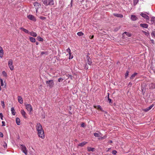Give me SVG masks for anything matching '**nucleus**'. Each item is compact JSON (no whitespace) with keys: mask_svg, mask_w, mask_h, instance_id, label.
I'll return each instance as SVG.
<instances>
[{"mask_svg":"<svg viewBox=\"0 0 155 155\" xmlns=\"http://www.w3.org/2000/svg\"><path fill=\"white\" fill-rule=\"evenodd\" d=\"M43 3L46 5H54V2L53 0H45L43 1Z\"/></svg>","mask_w":155,"mask_h":155,"instance_id":"nucleus-1","label":"nucleus"},{"mask_svg":"<svg viewBox=\"0 0 155 155\" xmlns=\"http://www.w3.org/2000/svg\"><path fill=\"white\" fill-rule=\"evenodd\" d=\"M37 134L38 137L42 139H44L45 138V134L44 130L37 131Z\"/></svg>","mask_w":155,"mask_h":155,"instance_id":"nucleus-2","label":"nucleus"},{"mask_svg":"<svg viewBox=\"0 0 155 155\" xmlns=\"http://www.w3.org/2000/svg\"><path fill=\"white\" fill-rule=\"evenodd\" d=\"M36 130L37 131L44 130V129L43 128L41 125L40 123H37L36 124Z\"/></svg>","mask_w":155,"mask_h":155,"instance_id":"nucleus-3","label":"nucleus"},{"mask_svg":"<svg viewBox=\"0 0 155 155\" xmlns=\"http://www.w3.org/2000/svg\"><path fill=\"white\" fill-rule=\"evenodd\" d=\"M8 66L12 71L14 70V66L13 65V61L11 59H10L8 61Z\"/></svg>","mask_w":155,"mask_h":155,"instance_id":"nucleus-4","label":"nucleus"},{"mask_svg":"<svg viewBox=\"0 0 155 155\" xmlns=\"http://www.w3.org/2000/svg\"><path fill=\"white\" fill-rule=\"evenodd\" d=\"M20 148H21L22 152L25 154L27 155L28 154V152L25 146L23 145H21Z\"/></svg>","mask_w":155,"mask_h":155,"instance_id":"nucleus-5","label":"nucleus"},{"mask_svg":"<svg viewBox=\"0 0 155 155\" xmlns=\"http://www.w3.org/2000/svg\"><path fill=\"white\" fill-rule=\"evenodd\" d=\"M145 12H140V15L146 20H149L150 19L149 16L147 14H145Z\"/></svg>","mask_w":155,"mask_h":155,"instance_id":"nucleus-6","label":"nucleus"},{"mask_svg":"<svg viewBox=\"0 0 155 155\" xmlns=\"http://www.w3.org/2000/svg\"><path fill=\"white\" fill-rule=\"evenodd\" d=\"M46 83L48 86H49L50 87H52L54 84V82L52 80H50L48 81H47Z\"/></svg>","mask_w":155,"mask_h":155,"instance_id":"nucleus-7","label":"nucleus"},{"mask_svg":"<svg viewBox=\"0 0 155 155\" xmlns=\"http://www.w3.org/2000/svg\"><path fill=\"white\" fill-rule=\"evenodd\" d=\"M25 107L28 111L30 112H31L32 111L33 109L31 104H26L25 105Z\"/></svg>","mask_w":155,"mask_h":155,"instance_id":"nucleus-8","label":"nucleus"},{"mask_svg":"<svg viewBox=\"0 0 155 155\" xmlns=\"http://www.w3.org/2000/svg\"><path fill=\"white\" fill-rule=\"evenodd\" d=\"M28 18L29 19L33 21H36V19L35 18V17L33 15H29L27 16Z\"/></svg>","mask_w":155,"mask_h":155,"instance_id":"nucleus-9","label":"nucleus"},{"mask_svg":"<svg viewBox=\"0 0 155 155\" xmlns=\"http://www.w3.org/2000/svg\"><path fill=\"white\" fill-rule=\"evenodd\" d=\"M153 106L154 105L153 104L150 105V106L149 107H148L143 109V110L146 112H147L149 110L151 109V108L153 107Z\"/></svg>","mask_w":155,"mask_h":155,"instance_id":"nucleus-10","label":"nucleus"},{"mask_svg":"<svg viewBox=\"0 0 155 155\" xmlns=\"http://www.w3.org/2000/svg\"><path fill=\"white\" fill-rule=\"evenodd\" d=\"M130 18L133 21H136L138 19L137 17L136 16L134 15H131Z\"/></svg>","mask_w":155,"mask_h":155,"instance_id":"nucleus-11","label":"nucleus"},{"mask_svg":"<svg viewBox=\"0 0 155 155\" xmlns=\"http://www.w3.org/2000/svg\"><path fill=\"white\" fill-rule=\"evenodd\" d=\"M21 113L24 118H27L26 116V113L25 112L24 110H21Z\"/></svg>","mask_w":155,"mask_h":155,"instance_id":"nucleus-12","label":"nucleus"},{"mask_svg":"<svg viewBox=\"0 0 155 155\" xmlns=\"http://www.w3.org/2000/svg\"><path fill=\"white\" fill-rule=\"evenodd\" d=\"M4 54L2 48L0 46V57L2 58Z\"/></svg>","mask_w":155,"mask_h":155,"instance_id":"nucleus-13","label":"nucleus"},{"mask_svg":"<svg viewBox=\"0 0 155 155\" xmlns=\"http://www.w3.org/2000/svg\"><path fill=\"white\" fill-rule=\"evenodd\" d=\"M113 15L116 17L120 18H122L123 17V15L122 14L114 13Z\"/></svg>","mask_w":155,"mask_h":155,"instance_id":"nucleus-14","label":"nucleus"},{"mask_svg":"<svg viewBox=\"0 0 155 155\" xmlns=\"http://www.w3.org/2000/svg\"><path fill=\"white\" fill-rule=\"evenodd\" d=\"M140 26L144 28H147L148 26V25L146 23L141 24Z\"/></svg>","mask_w":155,"mask_h":155,"instance_id":"nucleus-15","label":"nucleus"},{"mask_svg":"<svg viewBox=\"0 0 155 155\" xmlns=\"http://www.w3.org/2000/svg\"><path fill=\"white\" fill-rule=\"evenodd\" d=\"M18 100L19 102L21 104H22L23 103V100L22 97L20 96H18Z\"/></svg>","mask_w":155,"mask_h":155,"instance_id":"nucleus-16","label":"nucleus"},{"mask_svg":"<svg viewBox=\"0 0 155 155\" xmlns=\"http://www.w3.org/2000/svg\"><path fill=\"white\" fill-rule=\"evenodd\" d=\"M87 143V142L84 141L78 144V147H83L84 145Z\"/></svg>","mask_w":155,"mask_h":155,"instance_id":"nucleus-17","label":"nucleus"},{"mask_svg":"<svg viewBox=\"0 0 155 155\" xmlns=\"http://www.w3.org/2000/svg\"><path fill=\"white\" fill-rule=\"evenodd\" d=\"M29 34H30L31 35L34 37H36L37 36V34L33 32V31H31V32H29Z\"/></svg>","mask_w":155,"mask_h":155,"instance_id":"nucleus-18","label":"nucleus"},{"mask_svg":"<svg viewBox=\"0 0 155 155\" xmlns=\"http://www.w3.org/2000/svg\"><path fill=\"white\" fill-rule=\"evenodd\" d=\"M20 29L22 30V31H24L25 33H28V34H29V32L28 31V30L25 29L24 28H23L22 27L20 28Z\"/></svg>","mask_w":155,"mask_h":155,"instance_id":"nucleus-19","label":"nucleus"},{"mask_svg":"<svg viewBox=\"0 0 155 155\" xmlns=\"http://www.w3.org/2000/svg\"><path fill=\"white\" fill-rule=\"evenodd\" d=\"M16 122L18 125H19L20 123V119L18 117H17L16 119Z\"/></svg>","mask_w":155,"mask_h":155,"instance_id":"nucleus-20","label":"nucleus"},{"mask_svg":"<svg viewBox=\"0 0 155 155\" xmlns=\"http://www.w3.org/2000/svg\"><path fill=\"white\" fill-rule=\"evenodd\" d=\"M11 110L12 114L13 115H15L16 113L14 107H12L11 108Z\"/></svg>","mask_w":155,"mask_h":155,"instance_id":"nucleus-21","label":"nucleus"},{"mask_svg":"<svg viewBox=\"0 0 155 155\" xmlns=\"http://www.w3.org/2000/svg\"><path fill=\"white\" fill-rule=\"evenodd\" d=\"M151 23L152 24H155V17H152L151 18Z\"/></svg>","mask_w":155,"mask_h":155,"instance_id":"nucleus-22","label":"nucleus"},{"mask_svg":"<svg viewBox=\"0 0 155 155\" xmlns=\"http://www.w3.org/2000/svg\"><path fill=\"white\" fill-rule=\"evenodd\" d=\"M87 150L88 151H93L94 150V148L88 147H87Z\"/></svg>","mask_w":155,"mask_h":155,"instance_id":"nucleus-23","label":"nucleus"},{"mask_svg":"<svg viewBox=\"0 0 155 155\" xmlns=\"http://www.w3.org/2000/svg\"><path fill=\"white\" fill-rule=\"evenodd\" d=\"M125 34L128 37H130L131 36V34L126 31H125L123 33V35H124V34Z\"/></svg>","mask_w":155,"mask_h":155,"instance_id":"nucleus-24","label":"nucleus"},{"mask_svg":"<svg viewBox=\"0 0 155 155\" xmlns=\"http://www.w3.org/2000/svg\"><path fill=\"white\" fill-rule=\"evenodd\" d=\"M137 74V73H134V74H132V75L131 76V77H130V79H133Z\"/></svg>","mask_w":155,"mask_h":155,"instance_id":"nucleus-25","label":"nucleus"},{"mask_svg":"<svg viewBox=\"0 0 155 155\" xmlns=\"http://www.w3.org/2000/svg\"><path fill=\"white\" fill-rule=\"evenodd\" d=\"M29 39L31 42H35V39L33 37H30Z\"/></svg>","mask_w":155,"mask_h":155,"instance_id":"nucleus-26","label":"nucleus"},{"mask_svg":"<svg viewBox=\"0 0 155 155\" xmlns=\"http://www.w3.org/2000/svg\"><path fill=\"white\" fill-rule=\"evenodd\" d=\"M37 39L39 41H43V39L40 36H38Z\"/></svg>","mask_w":155,"mask_h":155,"instance_id":"nucleus-27","label":"nucleus"},{"mask_svg":"<svg viewBox=\"0 0 155 155\" xmlns=\"http://www.w3.org/2000/svg\"><path fill=\"white\" fill-rule=\"evenodd\" d=\"M2 74L3 76L6 77L7 76V74L6 72L5 71H3L2 72Z\"/></svg>","mask_w":155,"mask_h":155,"instance_id":"nucleus-28","label":"nucleus"},{"mask_svg":"<svg viewBox=\"0 0 155 155\" xmlns=\"http://www.w3.org/2000/svg\"><path fill=\"white\" fill-rule=\"evenodd\" d=\"M94 107L95 108H97V109H100L101 110H102V108L101 107L100 105H98L97 106H94Z\"/></svg>","mask_w":155,"mask_h":155,"instance_id":"nucleus-29","label":"nucleus"},{"mask_svg":"<svg viewBox=\"0 0 155 155\" xmlns=\"http://www.w3.org/2000/svg\"><path fill=\"white\" fill-rule=\"evenodd\" d=\"M101 134L100 133H94V135L95 137H98L100 136Z\"/></svg>","mask_w":155,"mask_h":155,"instance_id":"nucleus-30","label":"nucleus"},{"mask_svg":"<svg viewBox=\"0 0 155 155\" xmlns=\"http://www.w3.org/2000/svg\"><path fill=\"white\" fill-rule=\"evenodd\" d=\"M108 97H107V98H108V100L109 101V102L110 103V105H111L112 104V102H111V100L110 99L109 97V93H108Z\"/></svg>","mask_w":155,"mask_h":155,"instance_id":"nucleus-31","label":"nucleus"},{"mask_svg":"<svg viewBox=\"0 0 155 155\" xmlns=\"http://www.w3.org/2000/svg\"><path fill=\"white\" fill-rule=\"evenodd\" d=\"M129 72L128 71H127L125 74V78H127L128 77L129 75Z\"/></svg>","mask_w":155,"mask_h":155,"instance_id":"nucleus-32","label":"nucleus"},{"mask_svg":"<svg viewBox=\"0 0 155 155\" xmlns=\"http://www.w3.org/2000/svg\"><path fill=\"white\" fill-rule=\"evenodd\" d=\"M151 35L152 37H155V30L153 31Z\"/></svg>","mask_w":155,"mask_h":155,"instance_id":"nucleus-33","label":"nucleus"},{"mask_svg":"<svg viewBox=\"0 0 155 155\" xmlns=\"http://www.w3.org/2000/svg\"><path fill=\"white\" fill-rule=\"evenodd\" d=\"M77 34L79 36H81L84 35V33L81 32H79L77 33Z\"/></svg>","mask_w":155,"mask_h":155,"instance_id":"nucleus-34","label":"nucleus"},{"mask_svg":"<svg viewBox=\"0 0 155 155\" xmlns=\"http://www.w3.org/2000/svg\"><path fill=\"white\" fill-rule=\"evenodd\" d=\"M143 33L147 36H148L149 35V33L148 31H147V32L143 31Z\"/></svg>","mask_w":155,"mask_h":155,"instance_id":"nucleus-35","label":"nucleus"},{"mask_svg":"<svg viewBox=\"0 0 155 155\" xmlns=\"http://www.w3.org/2000/svg\"><path fill=\"white\" fill-rule=\"evenodd\" d=\"M34 6L36 7V6H39V3H38L37 2H35L34 3Z\"/></svg>","mask_w":155,"mask_h":155,"instance_id":"nucleus-36","label":"nucleus"},{"mask_svg":"<svg viewBox=\"0 0 155 155\" xmlns=\"http://www.w3.org/2000/svg\"><path fill=\"white\" fill-rule=\"evenodd\" d=\"M1 104L3 108H4L5 107V104L4 101H1Z\"/></svg>","mask_w":155,"mask_h":155,"instance_id":"nucleus-37","label":"nucleus"},{"mask_svg":"<svg viewBox=\"0 0 155 155\" xmlns=\"http://www.w3.org/2000/svg\"><path fill=\"white\" fill-rule=\"evenodd\" d=\"M66 51L69 54L71 53V50L69 48L67 49Z\"/></svg>","mask_w":155,"mask_h":155,"instance_id":"nucleus-38","label":"nucleus"},{"mask_svg":"<svg viewBox=\"0 0 155 155\" xmlns=\"http://www.w3.org/2000/svg\"><path fill=\"white\" fill-rule=\"evenodd\" d=\"M71 53L69 54V59H72L73 58V56L71 55Z\"/></svg>","mask_w":155,"mask_h":155,"instance_id":"nucleus-39","label":"nucleus"},{"mask_svg":"<svg viewBox=\"0 0 155 155\" xmlns=\"http://www.w3.org/2000/svg\"><path fill=\"white\" fill-rule=\"evenodd\" d=\"M48 54V52L47 51H42L41 53V55H43V54Z\"/></svg>","mask_w":155,"mask_h":155,"instance_id":"nucleus-40","label":"nucleus"},{"mask_svg":"<svg viewBox=\"0 0 155 155\" xmlns=\"http://www.w3.org/2000/svg\"><path fill=\"white\" fill-rule=\"evenodd\" d=\"M40 18L42 20H45L46 19V18L43 16H40Z\"/></svg>","mask_w":155,"mask_h":155,"instance_id":"nucleus-41","label":"nucleus"},{"mask_svg":"<svg viewBox=\"0 0 155 155\" xmlns=\"http://www.w3.org/2000/svg\"><path fill=\"white\" fill-rule=\"evenodd\" d=\"M117 151L115 150H113L112 152V153L114 155H115L117 153Z\"/></svg>","mask_w":155,"mask_h":155,"instance_id":"nucleus-42","label":"nucleus"},{"mask_svg":"<svg viewBox=\"0 0 155 155\" xmlns=\"http://www.w3.org/2000/svg\"><path fill=\"white\" fill-rule=\"evenodd\" d=\"M90 59H88L87 63L88 64L90 65L91 64L92 62L90 61Z\"/></svg>","mask_w":155,"mask_h":155,"instance_id":"nucleus-43","label":"nucleus"},{"mask_svg":"<svg viewBox=\"0 0 155 155\" xmlns=\"http://www.w3.org/2000/svg\"><path fill=\"white\" fill-rule=\"evenodd\" d=\"M0 117L1 119L2 120H3V114L2 113H0Z\"/></svg>","mask_w":155,"mask_h":155,"instance_id":"nucleus-44","label":"nucleus"},{"mask_svg":"<svg viewBox=\"0 0 155 155\" xmlns=\"http://www.w3.org/2000/svg\"><path fill=\"white\" fill-rule=\"evenodd\" d=\"M64 80V79L62 78H59L58 80V81L59 82H60L61 81H62Z\"/></svg>","mask_w":155,"mask_h":155,"instance_id":"nucleus-45","label":"nucleus"},{"mask_svg":"<svg viewBox=\"0 0 155 155\" xmlns=\"http://www.w3.org/2000/svg\"><path fill=\"white\" fill-rule=\"evenodd\" d=\"M1 84L2 86H3L4 85L3 81L2 79H1Z\"/></svg>","mask_w":155,"mask_h":155,"instance_id":"nucleus-46","label":"nucleus"},{"mask_svg":"<svg viewBox=\"0 0 155 155\" xmlns=\"http://www.w3.org/2000/svg\"><path fill=\"white\" fill-rule=\"evenodd\" d=\"M120 27H117V28H115V29L114 30V31H117L119 29H120Z\"/></svg>","mask_w":155,"mask_h":155,"instance_id":"nucleus-47","label":"nucleus"},{"mask_svg":"<svg viewBox=\"0 0 155 155\" xmlns=\"http://www.w3.org/2000/svg\"><path fill=\"white\" fill-rule=\"evenodd\" d=\"M85 124H84V123H82V124H81V127H85Z\"/></svg>","mask_w":155,"mask_h":155,"instance_id":"nucleus-48","label":"nucleus"},{"mask_svg":"<svg viewBox=\"0 0 155 155\" xmlns=\"http://www.w3.org/2000/svg\"><path fill=\"white\" fill-rule=\"evenodd\" d=\"M3 136V134L2 132H0V137H2Z\"/></svg>","mask_w":155,"mask_h":155,"instance_id":"nucleus-49","label":"nucleus"},{"mask_svg":"<svg viewBox=\"0 0 155 155\" xmlns=\"http://www.w3.org/2000/svg\"><path fill=\"white\" fill-rule=\"evenodd\" d=\"M3 146L5 148H6L7 146V144L5 143L3 145Z\"/></svg>","mask_w":155,"mask_h":155,"instance_id":"nucleus-50","label":"nucleus"},{"mask_svg":"<svg viewBox=\"0 0 155 155\" xmlns=\"http://www.w3.org/2000/svg\"><path fill=\"white\" fill-rule=\"evenodd\" d=\"M2 126H5V122L4 121H2Z\"/></svg>","mask_w":155,"mask_h":155,"instance_id":"nucleus-51","label":"nucleus"},{"mask_svg":"<svg viewBox=\"0 0 155 155\" xmlns=\"http://www.w3.org/2000/svg\"><path fill=\"white\" fill-rule=\"evenodd\" d=\"M94 37V35H92V36L90 35L89 36V38L90 39H92V38H93Z\"/></svg>","mask_w":155,"mask_h":155,"instance_id":"nucleus-52","label":"nucleus"},{"mask_svg":"<svg viewBox=\"0 0 155 155\" xmlns=\"http://www.w3.org/2000/svg\"><path fill=\"white\" fill-rule=\"evenodd\" d=\"M138 2V0H134V3L137 4Z\"/></svg>","mask_w":155,"mask_h":155,"instance_id":"nucleus-53","label":"nucleus"},{"mask_svg":"<svg viewBox=\"0 0 155 155\" xmlns=\"http://www.w3.org/2000/svg\"><path fill=\"white\" fill-rule=\"evenodd\" d=\"M150 41H151V43H152L153 44H154V40H153L151 39V40H150Z\"/></svg>","mask_w":155,"mask_h":155,"instance_id":"nucleus-54","label":"nucleus"},{"mask_svg":"<svg viewBox=\"0 0 155 155\" xmlns=\"http://www.w3.org/2000/svg\"><path fill=\"white\" fill-rule=\"evenodd\" d=\"M112 143V141L111 140H110L108 141V143Z\"/></svg>","mask_w":155,"mask_h":155,"instance_id":"nucleus-55","label":"nucleus"},{"mask_svg":"<svg viewBox=\"0 0 155 155\" xmlns=\"http://www.w3.org/2000/svg\"><path fill=\"white\" fill-rule=\"evenodd\" d=\"M103 139V138L102 137H99V139L100 140H102V139Z\"/></svg>","mask_w":155,"mask_h":155,"instance_id":"nucleus-56","label":"nucleus"},{"mask_svg":"<svg viewBox=\"0 0 155 155\" xmlns=\"http://www.w3.org/2000/svg\"><path fill=\"white\" fill-rule=\"evenodd\" d=\"M38 7L37 8H36V13H37L38 12Z\"/></svg>","mask_w":155,"mask_h":155,"instance_id":"nucleus-57","label":"nucleus"},{"mask_svg":"<svg viewBox=\"0 0 155 155\" xmlns=\"http://www.w3.org/2000/svg\"><path fill=\"white\" fill-rule=\"evenodd\" d=\"M131 85V83L130 82L129 83L128 85Z\"/></svg>","mask_w":155,"mask_h":155,"instance_id":"nucleus-58","label":"nucleus"},{"mask_svg":"<svg viewBox=\"0 0 155 155\" xmlns=\"http://www.w3.org/2000/svg\"><path fill=\"white\" fill-rule=\"evenodd\" d=\"M38 42H37L36 43V45H38Z\"/></svg>","mask_w":155,"mask_h":155,"instance_id":"nucleus-59","label":"nucleus"},{"mask_svg":"<svg viewBox=\"0 0 155 155\" xmlns=\"http://www.w3.org/2000/svg\"><path fill=\"white\" fill-rule=\"evenodd\" d=\"M77 140H75V141H76Z\"/></svg>","mask_w":155,"mask_h":155,"instance_id":"nucleus-60","label":"nucleus"}]
</instances>
